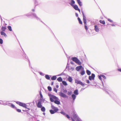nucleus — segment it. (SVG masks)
Here are the masks:
<instances>
[{
    "label": "nucleus",
    "mask_w": 121,
    "mask_h": 121,
    "mask_svg": "<svg viewBox=\"0 0 121 121\" xmlns=\"http://www.w3.org/2000/svg\"><path fill=\"white\" fill-rule=\"evenodd\" d=\"M48 95L50 97V100L52 102L54 101V103L57 104H60V102L58 100H59L58 98L53 95L51 94L50 93H48Z\"/></svg>",
    "instance_id": "f257e3e1"
},
{
    "label": "nucleus",
    "mask_w": 121,
    "mask_h": 121,
    "mask_svg": "<svg viewBox=\"0 0 121 121\" xmlns=\"http://www.w3.org/2000/svg\"><path fill=\"white\" fill-rule=\"evenodd\" d=\"M71 59L72 60L77 64L80 65H81L82 63L77 57H72L71 58Z\"/></svg>",
    "instance_id": "f03ea898"
},
{
    "label": "nucleus",
    "mask_w": 121,
    "mask_h": 121,
    "mask_svg": "<svg viewBox=\"0 0 121 121\" xmlns=\"http://www.w3.org/2000/svg\"><path fill=\"white\" fill-rule=\"evenodd\" d=\"M16 103L20 106L24 107L26 108H27V105L19 101H17Z\"/></svg>",
    "instance_id": "7ed1b4c3"
},
{
    "label": "nucleus",
    "mask_w": 121,
    "mask_h": 121,
    "mask_svg": "<svg viewBox=\"0 0 121 121\" xmlns=\"http://www.w3.org/2000/svg\"><path fill=\"white\" fill-rule=\"evenodd\" d=\"M75 82L77 84H79L83 86H84L85 85V84L83 83L82 82L77 79H75Z\"/></svg>",
    "instance_id": "20e7f679"
},
{
    "label": "nucleus",
    "mask_w": 121,
    "mask_h": 121,
    "mask_svg": "<svg viewBox=\"0 0 121 121\" xmlns=\"http://www.w3.org/2000/svg\"><path fill=\"white\" fill-rule=\"evenodd\" d=\"M59 95L61 97L63 98H67L68 97V96L67 95L61 92L60 93Z\"/></svg>",
    "instance_id": "39448f33"
},
{
    "label": "nucleus",
    "mask_w": 121,
    "mask_h": 121,
    "mask_svg": "<svg viewBox=\"0 0 121 121\" xmlns=\"http://www.w3.org/2000/svg\"><path fill=\"white\" fill-rule=\"evenodd\" d=\"M32 15L33 16L34 18L38 21H40V20L36 15L35 13H33Z\"/></svg>",
    "instance_id": "423d86ee"
},
{
    "label": "nucleus",
    "mask_w": 121,
    "mask_h": 121,
    "mask_svg": "<svg viewBox=\"0 0 121 121\" xmlns=\"http://www.w3.org/2000/svg\"><path fill=\"white\" fill-rule=\"evenodd\" d=\"M82 13L83 16V21L84 24H86V17L84 15V14L83 12L82 11Z\"/></svg>",
    "instance_id": "0eeeda50"
},
{
    "label": "nucleus",
    "mask_w": 121,
    "mask_h": 121,
    "mask_svg": "<svg viewBox=\"0 0 121 121\" xmlns=\"http://www.w3.org/2000/svg\"><path fill=\"white\" fill-rule=\"evenodd\" d=\"M95 75L94 74L92 73L91 74V76H90L89 77V79L90 80H91L92 79L94 80V79Z\"/></svg>",
    "instance_id": "6e6552de"
},
{
    "label": "nucleus",
    "mask_w": 121,
    "mask_h": 121,
    "mask_svg": "<svg viewBox=\"0 0 121 121\" xmlns=\"http://www.w3.org/2000/svg\"><path fill=\"white\" fill-rule=\"evenodd\" d=\"M51 108L55 111L57 112L59 110L58 109L57 107H55L53 105H52Z\"/></svg>",
    "instance_id": "1a4fd4ad"
},
{
    "label": "nucleus",
    "mask_w": 121,
    "mask_h": 121,
    "mask_svg": "<svg viewBox=\"0 0 121 121\" xmlns=\"http://www.w3.org/2000/svg\"><path fill=\"white\" fill-rule=\"evenodd\" d=\"M94 30L97 32H98L99 31V27L97 25L94 26Z\"/></svg>",
    "instance_id": "9d476101"
},
{
    "label": "nucleus",
    "mask_w": 121,
    "mask_h": 121,
    "mask_svg": "<svg viewBox=\"0 0 121 121\" xmlns=\"http://www.w3.org/2000/svg\"><path fill=\"white\" fill-rule=\"evenodd\" d=\"M73 8L76 10H78L79 12H80V10L78 8V7L77 5H75L72 6Z\"/></svg>",
    "instance_id": "9b49d317"
},
{
    "label": "nucleus",
    "mask_w": 121,
    "mask_h": 121,
    "mask_svg": "<svg viewBox=\"0 0 121 121\" xmlns=\"http://www.w3.org/2000/svg\"><path fill=\"white\" fill-rule=\"evenodd\" d=\"M37 106L38 108H41L42 107V105L41 104V103L39 101L38 102L37 104Z\"/></svg>",
    "instance_id": "f8f14e48"
},
{
    "label": "nucleus",
    "mask_w": 121,
    "mask_h": 121,
    "mask_svg": "<svg viewBox=\"0 0 121 121\" xmlns=\"http://www.w3.org/2000/svg\"><path fill=\"white\" fill-rule=\"evenodd\" d=\"M82 66L81 65L77 66L76 68V69L77 71H79V70L82 68Z\"/></svg>",
    "instance_id": "ddd939ff"
},
{
    "label": "nucleus",
    "mask_w": 121,
    "mask_h": 121,
    "mask_svg": "<svg viewBox=\"0 0 121 121\" xmlns=\"http://www.w3.org/2000/svg\"><path fill=\"white\" fill-rule=\"evenodd\" d=\"M74 94L76 95H78V91L77 89H76L74 90L73 92Z\"/></svg>",
    "instance_id": "4468645a"
},
{
    "label": "nucleus",
    "mask_w": 121,
    "mask_h": 121,
    "mask_svg": "<svg viewBox=\"0 0 121 121\" xmlns=\"http://www.w3.org/2000/svg\"><path fill=\"white\" fill-rule=\"evenodd\" d=\"M73 117L76 120H77L78 118H79L78 115L77 114H75V113H74L73 114Z\"/></svg>",
    "instance_id": "2eb2a0df"
},
{
    "label": "nucleus",
    "mask_w": 121,
    "mask_h": 121,
    "mask_svg": "<svg viewBox=\"0 0 121 121\" xmlns=\"http://www.w3.org/2000/svg\"><path fill=\"white\" fill-rule=\"evenodd\" d=\"M75 2L73 0H71V3H69L72 6H73V4H75Z\"/></svg>",
    "instance_id": "dca6fc26"
},
{
    "label": "nucleus",
    "mask_w": 121,
    "mask_h": 121,
    "mask_svg": "<svg viewBox=\"0 0 121 121\" xmlns=\"http://www.w3.org/2000/svg\"><path fill=\"white\" fill-rule=\"evenodd\" d=\"M71 97H72V98L73 99V100L74 101L76 98V95H75L74 94H73L71 95Z\"/></svg>",
    "instance_id": "f3484780"
},
{
    "label": "nucleus",
    "mask_w": 121,
    "mask_h": 121,
    "mask_svg": "<svg viewBox=\"0 0 121 121\" xmlns=\"http://www.w3.org/2000/svg\"><path fill=\"white\" fill-rule=\"evenodd\" d=\"M1 34V35H3L4 36L6 37L7 36L6 34L3 31H1L0 32Z\"/></svg>",
    "instance_id": "a211bd4d"
},
{
    "label": "nucleus",
    "mask_w": 121,
    "mask_h": 121,
    "mask_svg": "<svg viewBox=\"0 0 121 121\" xmlns=\"http://www.w3.org/2000/svg\"><path fill=\"white\" fill-rule=\"evenodd\" d=\"M77 1L80 6H81L82 5V2L80 1V0H77Z\"/></svg>",
    "instance_id": "6ab92c4d"
},
{
    "label": "nucleus",
    "mask_w": 121,
    "mask_h": 121,
    "mask_svg": "<svg viewBox=\"0 0 121 121\" xmlns=\"http://www.w3.org/2000/svg\"><path fill=\"white\" fill-rule=\"evenodd\" d=\"M68 80L69 82H72L73 79L71 77L69 76L68 78Z\"/></svg>",
    "instance_id": "aec40b11"
},
{
    "label": "nucleus",
    "mask_w": 121,
    "mask_h": 121,
    "mask_svg": "<svg viewBox=\"0 0 121 121\" xmlns=\"http://www.w3.org/2000/svg\"><path fill=\"white\" fill-rule=\"evenodd\" d=\"M50 113L52 114H54V113L57 112L55 111L54 110H50Z\"/></svg>",
    "instance_id": "412c9836"
},
{
    "label": "nucleus",
    "mask_w": 121,
    "mask_h": 121,
    "mask_svg": "<svg viewBox=\"0 0 121 121\" xmlns=\"http://www.w3.org/2000/svg\"><path fill=\"white\" fill-rule=\"evenodd\" d=\"M57 80L59 82H61L62 81V79L61 77H59L57 79Z\"/></svg>",
    "instance_id": "4be33fe9"
},
{
    "label": "nucleus",
    "mask_w": 121,
    "mask_h": 121,
    "mask_svg": "<svg viewBox=\"0 0 121 121\" xmlns=\"http://www.w3.org/2000/svg\"><path fill=\"white\" fill-rule=\"evenodd\" d=\"M84 68H83V70L80 73L81 75H84L85 73V71L83 70Z\"/></svg>",
    "instance_id": "5701e85b"
},
{
    "label": "nucleus",
    "mask_w": 121,
    "mask_h": 121,
    "mask_svg": "<svg viewBox=\"0 0 121 121\" xmlns=\"http://www.w3.org/2000/svg\"><path fill=\"white\" fill-rule=\"evenodd\" d=\"M56 78V76H53L51 78V79L52 80H55Z\"/></svg>",
    "instance_id": "b1692460"
},
{
    "label": "nucleus",
    "mask_w": 121,
    "mask_h": 121,
    "mask_svg": "<svg viewBox=\"0 0 121 121\" xmlns=\"http://www.w3.org/2000/svg\"><path fill=\"white\" fill-rule=\"evenodd\" d=\"M41 110L43 112H44L45 111V109L44 107H42L41 108Z\"/></svg>",
    "instance_id": "393cba45"
},
{
    "label": "nucleus",
    "mask_w": 121,
    "mask_h": 121,
    "mask_svg": "<svg viewBox=\"0 0 121 121\" xmlns=\"http://www.w3.org/2000/svg\"><path fill=\"white\" fill-rule=\"evenodd\" d=\"M10 106L12 108H15V109L17 108L13 104H11V105H10Z\"/></svg>",
    "instance_id": "a878e982"
},
{
    "label": "nucleus",
    "mask_w": 121,
    "mask_h": 121,
    "mask_svg": "<svg viewBox=\"0 0 121 121\" xmlns=\"http://www.w3.org/2000/svg\"><path fill=\"white\" fill-rule=\"evenodd\" d=\"M101 77H102L101 76V74H100V75L99 76V78L100 80L102 81L103 85V82L102 81V79Z\"/></svg>",
    "instance_id": "bb28decb"
},
{
    "label": "nucleus",
    "mask_w": 121,
    "mask_h": 121,
    "mask_svg": "<svg viewBox=\"0 0 121 121\" xmlns=\"http://www.w3.org/2000/svg\"><path fill=\"white\" fill-rule=\"evenodd\" d=\"M74 67H71L70 68H68V70L69 71H70L71 70L72 71H73L74 70Z\"/></svg>",
    "instance_id": "cd10ccee"
},
{
    "label": "nucleus",
    "mask_w": 121,
    "mask_h": 121,
    "mask_svg": "<svg viewBox=\"0 0 121 121\" xmlns=\"http://www.w3.org/2000/svg\"><path fill=\"white\" fill-rule=\"evenodd\" d=\"M86 73L88 75H90L91 74V72L88 70H86Z\"/></svg>",
    "instance_id": "c85d7f7f"
},
{
    "label": "nucleus",
    "mask_w": 121,
    "mask_h": 121,
    "mask_svg": "<svg viewBox=\"0 0 121 121\" xmlns=\"http://www.w3.org/2000/svg\"><path fill=\"white\" fill-rule=\"evenodd\" d=\"M78 20L79 23L81 24H82V22L80 18L79 17H78Z\"/></svg>",
    "instance_id": "c756f323"
},
{
    "label": "nucleus",
    "mask_w": 121,
    "mask_h": 121,
    "mask_svg": "<svg viewBox=\"0 0 121 121\" xmlns=\"http://www.w3.org/2000/svg\"><path fill=\"white\" fill-rule=\"evenodd\" d=\"M45 77L46 79L48 80H49L50 79V77L48 75H46L45 76Z\"/></svg>",
    "instance_id": "7c9ffc66"
},
{
    "label": "nucleus",
    "mask_w": 121,
    "mask_h": 121,
    "mask_svg": "<svg viewBox=\"0 0 121 121\" xmlns=\"http://www.w3.org/2000/svg\"><path fill=\"white\" fill-rule=\"evenodd\" d=\"M99 22L100 23H102L103 24H105V22L104 20H100Z\"/></svg>",
    "instance_id": "2f4dec72"
},
{
    "label": "nucleus",
    "mask_w": 121,
    "mask_h": 121,
    "mask_svg": "<svg viewBox=\"0 0 121 121\" xmlns=\"http://www.w3.org/2000/svg\"><path fill=\"white\" fill-rule=\"evenodd\" d=\"M1 30L3 31H4L6 29V28L4 26H2L1 28Z\"/></svg>",
    "instance_id": "473e14b6"
},
{
    "label": "nucleus",
    "mask_w": 121,
    "mask_h": 121,
    "mask_svg": "<svg viewBox=\"0 0 121 121\" xmlns=\"http://www.w3.org/2000/svg\"><path fill=\"white\" fill-rule=\"evenodd\" d=\"M8 28L9 30L10 31H11L12 30L11 27V26H9L8 27Z\"/></svg>",
    "instance_id": "72a5a7b5"
},
{
    "label": "nucleus",
    "mask_w": 121,
    "mask_h": 121,
    "mask_svg": "<svg viewBox=\"0 0 121 121\" xmlns=\"http://www.w3.org/2000/svg\"><path fill=\"white\" fill-rule=\"evenodd\" d=\"M62 83L63 85L65 86H66L67 85V83L65 81H62Z\"/></svg>",
    "instance_id": "f704fd0d"
},
{
    "label": "nucleus",
    "mask_w": 121,
    "mask_h": 121,
    "mask_svg": "<svg viewBox=\"0 0 121 121\" xmlns=\"http://www.w3.org/2000/svg\"><path fill=\"white\" fill-rule=\"evenodd\" d=\"M48 91H52V88L50 86H48Z\"/></svg>",
    "instance_id": "c9c22d12"
},
{
    "label": "nucleus",
    "mask_w": 121,
    "mask_h": 121,
    "mask_svg": "<svg viewBox=\"0 0 121 121\" xmlns=\"http://www.w3.org/2000/svg\"><path fill=\"white\" fill-rule=\"evenodd\" d=\"M39 73L40 75L42 76H43L44 75V74L43 73L41 72H39Z\"/></svg>",
    "instance_id": "e433bc0d"
},
{
    "label": "nucleus",
    "mask_w": 121,
    "mask_h": 121,
    "mask_svg": "<svg viewBox=\"0 0 121 121\" xmlns=\"http://www.w3.org/2000/svg\"><path fill=\"white\" fill-rule=\"evenodd\" d=\"M72 94V92L71 91H69L68 92V95H71Z\"/></svg>",
    "instance_id": "4c0bfd02"
},
{
    "label": "nucleus",
    "mask_w": 121,
    "mask_h": 121,
    "mask_svg": "<svg viewBox=\"0 0 121 121\" xmlns=\"http://www.w3.org/2000/svg\"><path fill=\"white\" fill-rule=\"evenodd\" d=\"M102 77L104 79H106V78L105 76L103 74H101Z\"/></svg>",
    "instance_id": "58836bf2"
},
{
    "label": "nucleus",
    "mask_w": 121,
    "mask_h": 121,
    "mask_svg": "<svg viewBox=\"0 0 121 121\" xmlns=\"http://www.w3.org/2000/svg\"><path fill=\"white\" fill-rule=\"evenodd\" d=\"M60 113L64 115H65L66 114L63 111H61L60 112Z\"/></svg>",
    "instance_id": "ea45409f"
},
{
    "label": "nucleus",
    "mask_w": 121,
    "mask_h": 121,
    "mask_svg": "<svg viewBox=\"0 0 121 121\" xmlns=\"http://www.w3.org/2000/svg\"><path fill=\"white\" fill-rule=\"evenodd\" d=\"M26 16H32V15H31L30 14V13H28V14H26L25 15Z\"/></svg>",
    "instance_id": "a19ab883"
},
{
    "label": "nucleus",
    "mask_w": 121,
    "mask_h": 121,
    "mask_svg": "<svg viewBox=\"0 0 121 121\" xmlns=\"http://www.w3.org/2000/svg\"><path fill=\"white\" fill-rule=\"evenodd\" d=\"M85 24V29L86 30H88V28H87V26L86 25V23L85 24Z\"/></svg>",
    "instance_id": "79ce46f5"
},
{
    "label": "nucleus",
    "mask_w": 121,
    "mask_h": 121,
    "mask_svg": "<svg viewBox=\"0 0 121 121\" xmlns=\"http://www.w3.org/2000/svg\"><path fill=\"white\" fill-rule=\"evenodd\" d=\"M16 109L17 111L18 112H21V110L20 109H17V108Z\"/></svg>",
    "instance_id": "37998d69"
},
{
    "label": "nucleus",
    "mask_w": 121,
    "mask_h": 121,
    "mask_svg": "<svg viewBox=\"0 0 121 121\" xmlns=\"http://www.w3.org/2000/svg\"><path fill=\"white\" fill-rule=\"evenodd\" d=\"M3 43V40L1 39H0V43L2 44Z\"/></svg>",
    "instance_id": "c03bdc74"
},
{
    "label": "nucleus",
    "mask_w": 121,
    "mask_h": 121,
    "mask_svg": "<svg viewBox=\"0 0 121 121\" xmlns=\"http://www.w3.org/2000/svg\"><path fill=\"white\" fill-rule=\"evenodd\" d=\"M53 91L56 92V93L57 92V90L55 88H53Z\"/></svg>",
    "instance_id": "a18cd8bd"
},
{
    "label": "nucleus",
    "mask_w": 121,
    "mask_h": 121,
    "mask_svg": "<svg viewBox=\"0 0 121 121\" xmlns=\"http://www.w3.org/2000/svg\"><path fill=\"white\" fill-rule=\"evenodd\" d=\"M11 103H9V102H7V105L10 106L11 105Z\"/></svg>",
    "instance_id": "49530a36"
},
{
    "label": "nucleus",
    "mask_w": 121,
    "mask_h": 121,
    "mask_svg": "<svg viewBox=\"0 0 121 121\" xmlns=\"http://www.w3.org/2000/svg\"><path fill=\"white\" fill-rule=\"evenodd\" d=\"M67 92V91L66 89L64 90L63 91V92L64 93H66Z\"/></svg>",
    "instance_id": "de8ad7c7"
},
{
    "label": "nucleus",
    "mask_w": 121,
    "mask_h": 121,
    "mask_svg": "<svg viewBox=\"0 0 121 121\" xmlns=\"http://www.w3.org/2000/svg\"><path fill=\"white\" fill-rule=\"evenodd\" d=\"M35 3L36 5H37L38 4V2L37 1V0H35Z\"/></svg>",
    "instance_id": "09e8293b"
},
{
    "label": "nucleus",
    "mask_w": 121,
    "mask_h": 121,
    "mask_svg": "<svg viewBox=\"0 0 121 121\" xmlns=\"http://www.w3.org/2000/svg\"><path fill=\"white\" fill-rule=\"evenodd\" d=\"M77 121H82L79 118H78L76 120Z\"/></svg>",
    "instance_id": "8fccbe9b"
},
{
    "label": "nucleus",
    "mask_w": 121,
    "mask_h": 121,
    "mask_svg": "<svg viewBox=\"0 0 121 121\" xmlns=\"http://www.w3.org/2000/svg\"><path fill=\"white\" fill-rule=\"evenodd\" d=\"M66 117L68 119H69L70 118L69 116L67 114H66Z\"/></svg>",
    "instance_id": "3c124183"
},
{
    "label": "nucleus",
    "mask_w": 121,
    "mask_h": 121,
    "mask_svg": "<svg viewBox=\"0 0 121 121\" xmlns=\"http://www.w3.org/2000/svg\"><path fill=\"white\" fill-rule=\"evenodd\" d=\"M108 20L109 21V22H112L113 21L112 20H111L110 19H108Z\"/></svg>",
    "instance_id": "603ef678"
},
{
    "label": "nucleus",
    "mask_w": 121,
    "mask_h": 121,
    "mask_svg": "<svg viewBox=\"0 0 121 121\" xmlns=\"http://www.w3.org/2000/svg\"><path fill=\"white\" fill-rule=\"evenodd\" d=\"M40 95L41 98H42L43 97V96L41 93H40Z\"/></svg>",
    "instance_id": "864d4df0"
},
{
    "label": "nucleus",
    "mask_w": 121,
    "mask_h": 121,
    "mask_svg": "<svg viewBox=\"0 0 121 121\" xmlns=\"http://www.w3.org/2000/svg\"><path fill=\"white\" fill-rule=\"evenodd\" d=\"M86 82L87 83H90V81L88 80H86Z\"/></svg>",
    "instance_id": "5fc2aeb1"
},
{
    "label": "nucleus",
    "mask_w": 121,
    "mask_h": 121,
    "mask_svg": "<svg viewBox=\"0 0 121 121\" xmlns=\"http://www.w3.org/2000/svg\"><path fill=\"white\" fill-rule=\"evenodd\" d=\"M75 16H76L77 17H78V15L77 13H75Z\"/></svg>",
    "instance_id": "6e6d98bb"
},
{
    "label": "nucleus",
    "mask_w": 121,
    "mask_h": 121,
    "mask_svg": "<svg viewBox=\"0 0 121 121\" xmlns=\"http://www.w3.org/2000/svg\"><path fill=\"white\" fill-rule=\"evenodd\" d=\"M69 65L68 64H67V65L66 66V68H69Z\"/></svg>",
    "instance_id": "4d7b16f0"
},
{
    "label": "nucleus",
    "mask_w": 121,
    "mask_h": 121,
    "mask_svg": "<svg viewBox=\"0 0 121 121\" xmlns=\"http://www.w3.org/2000/svg\"><path fill=\"white\" fill-rule=\"evenodd\" d=\"M118 71L121 72V69H118Z\"/></svg>",
    "instance_id": "13d9d810"
},
{
    "label": "nucleus",
    "mask_w": 121,
    "mask_h": 121,
    "mask_svg": "<svg viewBox=\"0 0 121 121\" xmlns=\"http://www.w3.org/2000/svg\"><path fill=\"white\" fill-rule=\"evenodd\" d=\"M70 63L71 64H74V63L72 61L70 62Z\"/></svg>",
    "instance_id": "bf43d9fd"
},
{
    "label": "nucleus",
    "mask_w": 121,
    "mask_h": 121,
    "mask_svg": "<svg viewBox=\"0 0 121 121\" xmlns=\"http://www.w3.org/2000/svg\"><path fill=\"white\" fill-rule=\"evenodd\" d=\"M24 55H25V58H26V59H27V56H26V55H25V54H24Z\"/></svg>",
    "instance_id": "052dcab7"
},
{
    "label": "nucleus",
    "mask_w": 121,
    "mask_h": 121,
    "mask_svg": "<svg viewBox=\"0 0 121 121\" xmlns=\"http://www.w3.org/2000/svg\"><path fill=\"white\" fill-rule=\"evenodd\" d=\"M72 121H75L74 120L72 117L71 118Z\"/></svg>",
    "instance_id": "680f3d73"
},
{
    "label": "nucleus",
    "mask_w": 121,
    "mask_h": 121,
    "mask_svg": "<svg viewBox=\"0 0 121 121\" xmlns=\"http://www.w3.org/2000/svg\"><path fill=\"white\" fill-rule=\"evenodd\" d=\"M53 82H51V85H53Z\"/></svg>",
    "instance_id": "e2e57ef3"
},
{
    "label": "nucleus",
    "mask_w": 121,
    "mask_h": 121,
    "mask_svg": "<svg viewBox=\"0 0 121 121\" xmlns=\"http://www.w3.org/2000/svg\"><path fill=\"white\" fill-rule=\"evenodd\" d=\"M56 88H58L59 86L58 85H56Z\"/></svg>",
    "instance_id": "0e129e2a"
},
{
    "label": "nucleus",
    "mask_w": 121,
    "mask_h": 121,
    "mask_svg": "<svg viewBox=\"0 0 121 121\" xmlns=\"http://www.w3.org/2000/svg\"><path fill=\"white\" fill-rule=\"evenodd\" d=\"M111 25L112 26H115V25L114 24H111Z\"/></svg>",
    "instance_id": "69168bd1"
},
{
    "label": "nucleus",
    "mask_w": 121,
    "mask_h": 121,
    "mask_svg": "<svg viewBox=\"0 0 121 121\" xmlns=\"http://www.w3.org/2000/svg\"><path fill=\"white\" fill-rule=\"evenodd\" d=\"M0 18H1V21L2 22V21L3 20H2V19L1 17V16L0 15Z\"/></svg>",
    "instance_id": "338daca9"
},
{
    "label": "nucleus",
    "mask_w": 121,
    "mask_h": 121,
    "mask_svg": "<svg viewBox=\"0 0 121 121\" xmlns=\"http://www.w3.org/2000/svg\"><path fill=\"white\" fill-rule=\"evenodd\" d=\"M32 11H33V12H34L35 11L34 9H32Z\"/></svg>",
    "instance_id": "774afa93"
}]
</instances>
